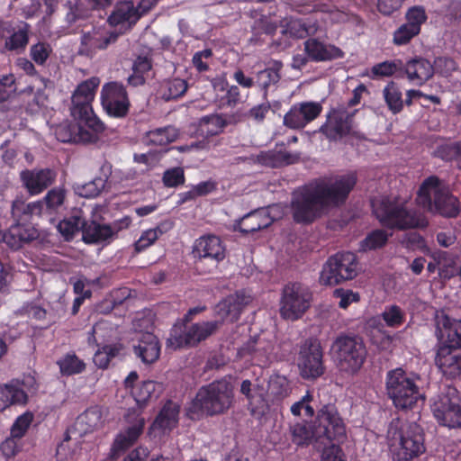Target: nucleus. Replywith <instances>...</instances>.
<instances>
[{"instance_id":"nucleus-1","label":"nucleus","mask_w":461,"mask_h":461,"mask_svg":"<svg viewBox=\"0 0 461 461\" xmlns=\"http://www.w3.org/2000/svg\"><path fill=\"white\" fill-rule=\"evenodd\" d=\"M357 184L354 175L335 179L319 177L295 190L292 194L290 212L293 221L310 225L332 207L343 204Z\"/></svg>"},{"instance_id":"nucleus-2","label":"nucleus","mask_w":461,"mask_h":461,"mask_svg":"<svg viewBox=\"0 0 461 461\" xmlns=\"http://www.w3.org/2000/svg\"><path fill=\"white\" fill-rule=\"evenodd\" d=\"M100 79L96 77L81 82L75 89L70 113L77 122H65L57 126L55 135L60 142L95 143L104 131V123L95 114L92 103Z\"/></svg>"},{"instance_id":"nucleus-3","label":"nucleus","mask_w":461,"mask_h":461,"mask_svg":"<svg viewBox=\"0 0 461 461\" xmlns=\"http://www.w3.org/2000/svg\"><path fill=\"white\" fill-rule=\"evenodd\" d=\"M292 441L297 446L309 445L312 439L342 442L346 428L337 408L332 404L323 405L312 424L296 422L290 427Z\"/></svg>"},{"instance_id":"nucleus-4","label":"nucleus","mask_w":461,"mask_h":461,"mask_svg":"<svg viewBox=\"0 0 461 461\" xmlns=\"http://www.w3.org/2000/svg\"><path fill=\"white\" fill-rule=\"evenodd\" d=\"M373 213L380 224L392 230H406L425 228L428 221L414 209L410 207L409 201L400 195L383 196L372 203Z\"/></svg>"},{"instance_id":"nucleus-5","label":"nucleus","mask_w":461,"mask_h":461,"mask_svg":"<svg viewBox=\"0 0 461 461\" xmlns=\"http://www.w3.org/2000/svg\"><path fill=\"white\" fill-rule=\"evenodd\" d=\"M233 387L226 379L215 380L200 387L186 408L191 420L225 413L232 404Z\"/></svg>"},{"instance_id":"nucleus-6","label":"nucleus","mask_w":461,"mask_h":461,"mask_svg":"<svg viewBox=\"0 0 461 461\" xmlns=\"http://www.w3.org/2000/svg\"><path fill=\"white\" fill-rule=\"evenodd\" d=\"M205 310V306H197L188 310L181 322L176 323L170 331L167 346L174 348L194 347L212 335L221 325L220 321H203L187 325L194 316Z\"/></svg>"},{"instance_id":"nucleus-7","label":"nucleus","mask_w":461,"mask_h":461,"mask_svg":"<svg viewBox=\"0 0 461 461\" xmlns=\"http://www.w3.org/2000/svg\"><path fill=\"white\" fill-rule=\"evenodd\" d=\"M417 203L424 209L435 211L447 218H456L460 212L458 200L450 194L437 176L427 177L417 193Z\"/></svg>"},{"instance_id":"nucleus-8","label":"nucleus","mask_w":461,"mask_h":461,"mask_svg":"<svg viewBox=\"0 0 461 461\" xmlns=\"http://www.w3.org/2000/svg\"><path fill=\"white\" fill-rule=\"evenodd\" d=\"M331 350L337 369L347 375L357 374L363 367L367 356L363 339L356 335L338 336L332 343Z\"/></svg>"},{"instance_id":"nucleus-9","label":"nucleus","mask_w":461,"mask_h":461,"mask_svg":"<svg viewBox=\"0 0 461 461\" xmlns=\"http://www.w3.org/2000/svg\"><path fill=\"white\" fill-rule=\"evenodd\" d=\"M416 378L402 368L390 370L386 374L385 386L389 399L398 410H411L419 401H424Z\"/></svg>"},{"instance_id":"nucleus-10","label":"nucleus","mask_w":461,"mask_h":461,"mask_svg":"<svg viewBox=\"0 0 461 461\" xmlns=\"http://www.w3.org/2000/svg\"><path fill=\"white\" fill-rule=\"evenodd\" d=\"M358 273V260L353 252H338L323 264L319 282L321 285L334 286L354 279Z\"/></svg>"},{"instance_id":"nucleus-11","label":"nucleus","mask_w":461,"mask_h":461,"mask_svg":"<svg viewBox=\"0 0 461 461\" xmlns=\"http://www.w3.org/2000/svg\"><path fill=\"white\" fill-rule=\"evenodd\" d=\"M425 451L422 428L415 422L402 425L398 430V444L393 445V460L411 461Z\"/></svg>"},{"instance_id":"nucleus-12","label":"nucleus","mask_w":461,"mask_h":461,"mask_svg":"<svg viewBox=\"0 0 461 461\" xmlns=\"http://www.w3.org/2000/svg\"><path fill=\"white\" fill-rule=\"evenodd\" d=\"M312 294L310 289L299 283H288L282 291L280 315L285 320L300 319L310 308Z\"/></svg>"},{"instance_id":"nucleus-13","label":"nucleus","mask_w":461,"mask_h":461,"mask_svg":"<svg viewBox=\"0 0 461 461\" xmlns=\"http://www.w3.org/2000/svg\"><path fill=\"white\" fill-rule=\"evenodd\" d=\"M431 411L439 425L461 428V398L455 388H448L447 393L438 395Z\"/></svg>"},{"instance_id":"nucleus-14","label":"nucleus","mask_w":461,"mask_h":461,"mask_svg":"<svg viewBox=\"0 0 461 461\" xmlns=\"http://www.w3.org/2000/svg\"><path fill=\"white\" fill-rule=\"evenodd\" d=\"M297 366L303 379L314 380L324 374L323 351L317 339H307L300 345Z\"/></svg>"},{"instance_id":"nucleus-15","label":"nucleus","mask_w":461,"mask_h":461,"mask_svg":"<svg viewBox=\"0 0 461 461\" xmlns=\"http://www.w3.org/2000/svg\"><path fill=\"white\" fill-rule=\"evenodd\" d=\"M318 131L330 142H337L348 136H358L355 130L354 113L336 108L328 112L326 120Z\"/></svg>"},{"instance_id":"nucleus-16","label":"nucleus","mask_w":461,"mask_h":461,"mask_svg":"<svg viewBox=\"0 0 461 461\" xmlns=\"http://www.w3.org/2000/svg\"><path fill=\"white\" fill-rule=\"evenodd\" d=\"M101 104L110 117L125 118L129 113L131 102L124 85L118 81L105 83L101 90Z\"/></svg>"},{"instance_id":"nucleus-17","label":"nucleus","mask_w":461,"mask_h":461,"mask_svg":"<svg viewBox=\"0 0 461 461\" xmlns=\"http://www.w3.org/2000/svg\"><path fill=\"white\" fill-rule=\"evenodd\" d=\"M37 384L34 377L24 376L23 380H12L0 385V412L7 408L19 405L24 406L29 400V393L35 391Z\"/></svg>"},{"instance_id":"nucleus-18","label":"nucleus","mask_w":461,"mask_h":461,"mask_svg":"<svg viewBox=\"0 0 461 461\" xmlns=\"http://www.w3.org/2000/svg\"><path fill=\"white\" fill-rule=\"evenodd\" d=\"M120 32L104 26L92 27L90 31L84 32L80 38L78 53L86 57H93L100 50H106L111 44L117 41Z\"/></svg>"},{"instance_id":"nucleus-19","label":"nucleus","mask_w":461,"mask_h":461,"mask_svg":"<svg viewBox=\"0 0 461 461\" xmlns=\"http://www.w3.org/2000/svg\"><path fill=\"white\" fill-rule=\"evenodd\" d=\"M192 255L196 264L208 260L213 267H217L226 257V248L218 236L207 234L195 240Z\"/></svg>"},{"instance_id":"nucleus-20","label":"nucleus","mask_w":461,"mask_h":461,"mask_svg":"<svg viewBox=\"0 0 461 461\" xmlns=\"http://www.w3.org/2000/svg\"><path fill=\"white\" fill-rule=\"evenodd\" d=\"M323 110L318 102L306 101L291 106L284 116V125L289 129L301 130L318 118Z\"/></svg>"},{"instance_id":"nucleus-21","label":"nucleus","mask_w":461,"mask_h":461,"mask_svg":"<svg viewBox=\"0 0 461 461\" xmlns=\"http://www.w3.org/2000/svg\"><path fill=\"white\" fill-rule=\"evenodd\" d=\"M274 345L270 340L260 337L251 338L238 351L242 358H247L253 365L267 367L274 359Z\"/></svg>"},{"instance_id":"nucleus-22","label":"nucleus","mask_w":461,"mask_h":461,"mask_svg":"<svg viewBox=\"0 0 461 461\" xmlns=\"http://www.w3.org/2000/svg\"><path fill=\"white\" fill-rule=\"evenodd\" d=\"M435 326L437 348L441 345L461 346V319L451 318L444 312H437Z\"/></svg>"},{"instance_id":"nucleus-23","label":"nucleus","mask_w":461,"mask_h":461,"mask_svg":"<svg viewBox=\"0 0 461 461\" xmlns=\"http://www.w3.org/2000/svg\"><path fill=\"white\" fill-rule=\"evenodd\" d=\"M435 364L447 379L461 376V345H441L437 348Z\"/></svg>"},{"instance_id":"nucleus-24","label":"nucleus","mask_w":461,"mask_h":461,"mask_svg":"<svg viewBox=\"0 0 461 461\" xmlns=\"http://www.w3.org/2000/svg\"><path fill=\"white\" fill-rule=\"evenodd\" d=\"M57 173L50 168L24 169L20 173L23 186L30 195H38L56 181Z\"/></svg>"},{"instance_id":"nucleus-25","label":"nucleus","mask_w":461,"mask_h":461,"mask_svg":"<svg viewBox=\"0 0 461 461\" xmlns=\"http://www.w3.org/2000/svg\"><path fill=\"white\" fill-rule=\"evenodd\" d=\"M303 50L309 55L312 62H327L345 56L344 51L330 43L321 41L318 37H309L303 42Z\"/></svg>"},{"instance_id":"nucleus-26","label":"nucleus","mask_w":461,"mask_h":461,"mask_svg":"<svg viewBox=\"0 0 461 461\" xmlns=\"http://www.w3.org/2000/svg\"><path fill=\"white\" fill-rule=\"evenodd\" d=\"M250 301L251 297L245 291L240 290L219 302L215 311L221 318V322L224 320L235 322L240 319L241 312Z\"/></svg>"},{"instance_id":"nucleus-27","label":"nucleus","mask_w":461,"mask_h":461,"mask_svg":"<svg viewBox=\"0 0 461 461\" xmlns=\"http://www.w3.org/2000/svg\"><path fill=\"white\" fill-rule=\"evenodd\" d=\"M180 405L172 400H167L149 429V433L165 434L175 429L179 422Z\"/></svg>"},{"instance_id":"nucleus-28","label":"nucleus","mask_w":461,"mask_h":461,"mask_svg":"<svg viewBox=\"0 0 461 461\" xmlns=\"http://www.w3.org/2000/svg\"><path fill=\"white\" fill-rule=\"evenodd\" d=\"M38 230L32 222H14L3 234V241L12 249L18 250L24 244L38 238Z\"/></svg>"},{"instance_id":"nucleus-29","label":"nucleus","mask_w":461,"mask_h":461,"mask_svg":"<svg viewBox=\"0 0 461 461\" xmlns=\"http://www.w3.org/2000/svg\"><path fill=\"white\" fill-rule=\"evenodd\" d=\"M236 122L234 115L212 113L203 116L194 123L195 134L209 140L223 132L230 123Z\"/></svg>"},{"instance_id":"nucleus-30","label":"nucleus","mask_w":461,"mask_h":461,"mask_svg":"<svg viewBox=\"0 0 461 461\" xmlns=\"http://www.w3.org/2000/svg\"><path fill=\"white\" fill-rule=\"evenodd\" d=\"M160 343L157 336L151 332L140 333L138 344L133 347V352L144 364L155 363L160 356Z\"/></svg>"},{"instance_id":"nucleus-31","label":"nucleus","mask_w":461,"mask_h":461,"mask_svg":"<svg viewBox=\"0 0 461 461\" xmlns=\"http://www.w3.org/2000/svg\"><path fill=\"white\" fill-rule=\"evenodd\" d=\"M407 78L417 86H422L434 75V67L430 61L422 57H415L404 65Z\"/></svg>"},{"instance_id":"nucleus-32","label":"nucleus","mask_w":461,"mask_h":461,"mask_svg":"<svg viewBox=\"0 0 461 461\" xmlns=\"http://www.w3.org/2000/svg\"><path fill=\"white\" fill-rule=\"evenodd\" d=\"M144 426L145 419L140 415H138L132 425L129 426L123 432L117 435L112 446V452L114 455H117L131 447L142 434Z\"/></svg>"},{"instance_id":"nucleus-33","label":"nucleus","mask_w":461,"mask_h":461,"mask_svg":"<svg viewBox=\"0 0 461 461\" xmlns=\"http://www.w3.org/2000/svg\"><path fill=\"white\" fill-rule=\"evenodd\" d=\"M113 238V230L109 224L97 222L93 218L85 217L82 240L86 244H98Z\"/></svg>"},{"instance_id":"nucleus-34","label":"nucleus","mask_w":461,"mask_h":461,"mask_svg":"<svg viewBox=\"0 0 461 461\" xmlns=\"http://www.w3.org/2000/svg\"><path fill=\"white\" fill-rule=\"evenodd\" d=\"M163 391L164 385L162 383L147 380L137 384L135 388H132L131 394L137 405L142 409L146 407L149 402L157 400Z\"/></svg>"},{"instance_id":"nucleus-35","label":"nucleus","mask_w":461,"mask_h":461,"mask_svg":"<svg viewBox=\"0 0 461 461\" xmlns=\"http://www.w3.org/2000/svg\"><path fill=\"white\" fill-rule=\"evenodd\" d=\"M140 20V14L131 0H121L114 6L107 21L113 26L127 23L130 26Z\"/></svg>"},{"instance_id":"nucleus-36","label":"nucleus","mask_w":461,"mask_h":461,"mask_svg":"<svg viewBox=\"0 0 461 461\" xmlns=\"http://www.w3.org/2000/svg\"><path fill=\"white\" fill-rule=\"evenodd\" d=\"M274 219L265 210H256L241 218L239 222V230L242 233H254L269 227Z\"/></svg>"},{"instance_id":"nucleus-37","label":"nucleus","mask_w":461,"mask_h":461,"mask_svg":"<svg viewBox=\"0 0 461 461\" xmlns=\"http://www.w3.org/2000/svg\"><path fill=\"white\" fill-rule=\"evenodd\" d=\"M43 211V202L35 201L26 203L22 199L12 203L11 213L15 222H31L33 215H41Z\"/></svg>"},{"instance_id":"nucleus-38","label":"nucleus","mask_w":461,"mask_h":461,"mask_svg":"<svg viewBox=\"0 0 461 461\" xmlns=\"http://www.w3.org/2000/svg\"><path fill=\"white\" fill-rule=\"evenodd\" d=\"M111 167L109 163H104L100 168L101 176H95L93 180L77 187L78 194L86 198L98 196L106 185L111 175Z\"/></svg>"},{"instance_id":"nucleus-39","label":"nucleus","mask_w":461,"mask_h":461,"mask_svg":"<svg viewBox=\"0 0 461 461\" xmlns=\"http://www.w3.org/2000/svg\"><path fill=\"white\" fill-rule=\"evenodd\" d=\"M84 220L83 212L74 210L68 217L59 222L57 229L66 240H70L77 232L83 231Z\"/></svg>"},{"instance_id":"nucleus-40","label":"nucleus","mask_w":461,"mask_h":461,"mask_svg":"<svg viewBox=\"0 0 461 461\" xmlns=\"http://www.w3.org/2000/svg\"><path fill=\"white\" fill-rule=\"evenodd\" d=\"M383 97L393 114L400 113L404 107L402 88L398 83L390 81L383 89Z\"/></svg>"},{"instance_id":"nucleus-41","label":"nucleus","mask_w":461,"mask_h":461,"mask_svg":"<svg viewBox=\"0 0 461 461\" xmlns=\"http://www.w3.org/2000/svg\"><path fill=\"white\" fill-rule=\"evenodd\" d=\"M178 136L179 131L171 125L157 128L147 133L149 143L157 146H166L175 141Z\"/></svg>"},{"instance_id":"nucleus-42","label":"nucleus","mask_w":461,"mask_h":461,"mask_svg":"<svg viewBox=\"0 0 461 461\" xmlns=\"http://www.w3.org/2000/svg\"><path fill=\"white\" fill-rule=\"evenodd\" d=\"M62 375L70 376L81 374L86 369V364L75 353H68L57 361Z\"/></svg>"},{"instance_id":"nucleus-43","label":"nucleus","mask_w":461,"mask_h":461,"mask_svg":"<svg viewBox=\"0 0 461 461\" xmlns=\"http://www.w3.org/2000/svg\"><path fill=\"white\" fill-rule=\"evenodd\" d=\"M281 78L277 69L267 68L260 70L256 75L255 85H257L263 94V98L267 101L268 90L271 86L276 85Z\"/></svg>"},{"instance_id":"nucleus-44","label":"nucleus","mask_w":461,"mask_h":461,"mask_svg":"<svg viewBox=\"0 0 461 461\" xmlns=\"http://www.w3.org/2000/svg\"><path fill=\"white\" fill-rule=\"evenodd\" d=\"M269 393L276 401H282L291 393V386L288 379L281 375H272L268 381Z\"/></svg>"},{"instance_id":"nucleus-45","label":"nucleus","mask_w":461,"mask_h":461,"mask_svg":"<svg viewBox=\"0 0 461 461\" xmlns=\"http://www.w3.org/2000/svg\"><path fill=\"white\" fill-rule=\"evenodd\" d=\"M122 349L121 344L104 345L95 353L93 361L98 368L106 369L112 359L117 357Z\"/></svg>"},{"instance_id":"nucleus-46","label":"nucleus","mask_w":461,"mask_h":461,"mask_svg":"<svg viewBox=\"0 0 461 461\" xmlns=\"http://www.w3.org/2000/svg\"><path fill=\"white\" fill-rule=\"evenodd\" d=\"M390 235L385 230L376 229L370 231L360 242V249L363 251L376 250L384 248L389 240Z\"/></svg>"},{"instance_id":"nucleus-47","label":"nucleus","mask_w":461,"mask_h":461,"mask_svg":"<svg viewBox=\"0 0 461 461\" xmlns=\"http://www.w3.org/2000/svg\"><path fill=\"white\" fill-rule=\"evenodd\" d=\"M188 85L185 80L176 77L169 79L162 86L163 98L167 101L177 99L186 92Z\"/></svg>"},{"instance_id":"nucleus-48","label":"nucleus","mask_w":461,"mask_h":461,"mask_svg":"<svg viewBox=\"0 0 461 461\" xmlns=\"http://www.w3.org/2000/svg\"><path fill=\"white\" fill-rule=\"evenodd\" d=\"M29 41V25L24 23L23 27L14 32L10 37L5 40V47L10 51H18L24 50Z\"/></svg>"},{"instance_id":"nucleus-49","label":"nucleus","mask_w":461,"mask_h":461,"mask_svg":"<svg viewBox=\"0 0 461 461\" xmlns=\"http://www.w3.org/2000/svg\"><path fill=\"white\" fill-rule=\"evenodd\" d=\"M381 317L389 328H399L406 320L404 311L396 304L385 306Z\"/></svg>"},{"instance_id":"nucleus-50","label":"nucleus","mask_w":461,"mask_h":461,"mask_svg":"<svg viewBox=\"0 0 461 461\" xmlns=\"http://www.w3.org/2000/svg\"><path fill=\"white\" fill-rule=\"evenodd\" d=\"M65 199L66 190L64 188L56 187L50 189L41 201L43 202V207L46 206L50 212H53L63 205Z\"/></svg>"},{"instance_id":"nucleus-51","label":"nucleus","mask_w":461,"mask_h":461,"mask_svg":"<svg viewBox=\"0 0 461 461\" xmlns=\"http://www.w3.org/2000/svg\"><path fill=\"white\" fill-rule=\"evenodd\" d=\"M406 24L420 32L421 25L427 21V14L424 7L416 5L408 9L406 14Z\"/></svg>"},{"instance_id":"nucleus-52","label":"nucleus","mask_w":461,"mask_h":461,"mask_svg":"<svg viewBox=\"0 0 461 461\" xmlns=\"http://www.w3.org/2000/svg\"><path fill=\"white\" fill-rule=\"evenodd\" d=\"M438 153L443 159L454 161L456 167L461 169V140L440 147Z\"/></svg>"},{"instance_id":"nucleus-53","label":"nucleus","mask_w":461,"mask_h":461,"mask_svg":"<svg viewBox=\"0 0 461 461\" xmlns=\"http://www.w3.org/2000/svg\"><path fill=\"white\" fill-rule=\"evenodd\" d=\"M419 34V32L409 27L406 23H402L394 31L393 34V43L396 46L407 45Z\"/></svg>"},{"instance_id":"nucleus-54","label":"nucleus","mask_w":461,"mask_h":461,"mask_svg":"<svg viewBox=\"0 0 461 461\" xmlns=\"http://www.w3.org/2000/svg\"><path fill=\"white\" fill-rule=\"evenodd\" d=\"M51 53L52 48L47 42L39 41L30 49V56L38 65H44Z\"/></svg>"},{"instance_id":"nucleus-55","label":"nucleus","mask_w":461,"mask_h":461,"mask_svg":"<svg viewBox=\"0 0 461 461\" xmlns=\"http://www.w3.org/2000/svg\"><path fill=\"white\" fill-rule=\"evenodd\" d=\"M185 171L180 167L167 169L163 173L162 182L166 187H176L185 184Z\"/></svg>"},{"instance_id":"nucleus-56","label":"nucleus","mask_w":461,"mask_h":461,"mask_svg":"<svg viewBox=\"0 0 461 461\" xmlns=\"http://www.w3.org/2000/svg\"><path fill=\"white\" fill-rule=\"evenodd\" d=\"M32 420L33 415L30 411H26L17 417L11 428V435L14 438H18V439H21L30 428Z\"/></svg>"},{"instance_id":"nucleus-57","label":"nucleus","mask_w":461,"mask_h":461,"mask_svg":"<svg viewBox=\"0 0 461 461\" xmlns=\"http://www.w3.org/2000/svg\"><path fill=\"white\" fill-rule=\"evenodd\" d=\"M88 17V10L85 8L84 4L80 0L69 2L68 12L66 14V22L71 25L79 20Z\"/></svg>"},{"instance_id":"nucleus-58","label":"nucleus","mask_w":461,"mask_h":461,"mask_svg":"<svg viewBox=\"0 0 461 461\" xmlns=\"http://www.w3.org/2000/svg\"><path fill=\"white\" fill-rule=\"evenodd\" d=\"M313 400V395L310 391H307L306 394L301 398L300 401L294 402L291 406V412L294 416H300L302 410H304L305 416L312 418L314 416V408L310 404Z\"/></svg>"},{"instance_id":"nucleus-59","label":"nucleus","mask_w":461,"mask_h":461,"mask_svg":"<svg viewBox=\"0 0 461 461\" xmlns=\"http://www.w3.org/2000/svg\"><path fill=\"white\" fill-rule=\"evenodd\" d=\"M432 65L434 67V73H438L445 77H449L457 68L456 61L448 57H438Z\"/></svg>"},{"instance_id":"nucleus-60","label":"nucleus","mask_w":461,"mask_h":461,"mask_svg":"<svg viewBox=\"0 0 461 461\" xmlns=\"http://www.w3.org/2000/svg\"><path fill=\"white\" fill-rule=\"evenodd\" d=\"M212 57V51L211 49H204L203 50L197 51L194 54L192 58V64L194 68L199 73L207 72L210 69L208 60Z\"/></svg>"},{"instance_id":"nucleus-61","label":"nucleus","mask_w":461,"mask_h":461,"mask_svg":"<svg viewBox=\"0 0 461 461\" xmlns=\"http://www.w3.org/2000/svg\"><path fill=\"white\" fill-rule=\"evenodd\" d=\"M284 32L294 39H304L309 36V31L305 23L299 20L290 21Z\"/></svg>"},{"instance_id":"nucleus-62","label":"nucleus","mask_w":461,"mask_h":461,"mask_svg":"<svg viewBox=\"0 0 461 461\" xmlns=\"http://www.w3.org/2000/svg\"><path fill=\"white\" fill-rule=\"evenodd\" d=\"M15 77L13 74L0 76V103L8 100L15 91Z\"/></svg>"},{"instance_id":"nucleus-63","label":"nucleus","mask_w":461,"mask_h":461,"mask_svg":"<svg viewBox=\"0 0 461 461\" xmlns=\"http://www.w3.org/2000/svg\"><path fill=\"white\" fill-rule=\"evenodd\" d=\"M158 240L155 230L150 229L143 231L138 240L134 243V250L136 253H140L153 245Z\"/></svg>"},{"instance_id":"nucleus-64","label":"nucleus","mask_w":461,"mask_h":461,"mask_svg":"<svg viewBox=\"0 0 461 461\" xmlns=\"http://www.w3.org/2000/svg\"><path fill=\"white\" fill-rule=\"evenodd\" d=\"M398 70V63L393 61H384L372 67L371 72L374 77H391Z\"/></svg>"}]
</instances>
